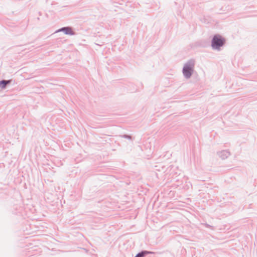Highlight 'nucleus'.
<instances>
[{
  "label": "nucleus",
  "instance_id": "1",
  "mask_svg": "<svg viewBox=\"0 0 257 257\" xmlns=\"http://www.w3.org/2000/svg\"><path fill=\"white\" fill-rule=\"evenodd\" d=\"M224 42V40L219 35H216L212 40V46L213 48H218L222 46Z\"/></svg>",
  "mask_w": 257,
  "mask_h": 257
},
{
  "label": "nucleus",
  "instance_id": "2",
  "mask_svg": "<svg viewBox=\"0 0 257 257\" xmlns=\"http://www.w3.org/2000/svg\"><path fill=\"white\" fill-rule=\"evenodd\" d=\"M194 64L189 63L185 65L183 68V74L186 78H189L192 74Z\"/></svg>",
  "mask_w": 257,
  "mask_h": 257
},
{
  "label": "nucleus",
  "instance_id": "3",
  "mask_svg": "<svg viewBox=\"0 0 257 257\" xmlns=\"http://www.w3.org/2000/svg\"><path fill=\"white\" fill-rule=\"evenodd\" d=\"M65 34L73 35L74 32L71 28L65 27Z\"/></svg>",
  "mask_w": 257,
  "mask_h": 257
},
{
  "label": "nucleus",
  "instance_id": "4",
  "mask_svg": "<svg viewBox=\"0 0 257 257\" xmlns=\"http://www.w3.org/2000/svg\"><path fill=\"white\" fill-rule=\"evenodd\" d=\"M10 82L9 81L3 80L0 82V87L2 88H4L6 85Z\"/></svg>",
  "mask_w": 257,
  "mask_h": 257
},
{
  "label": "nucleus",
  "instance_id": "5",
  "mask_svg": "<svg viewBox=\"0 0 257 257\" xmlns=\"http://www.w3.org/2000/svg\"><path fill=\"white\" fill-rule=\"evenodd\" d=\"M147 253H148L147 251L142 252L141 253H138L135 257H143L145 254H147Z\"/></svg>",
  "mask_w": 257,
  "mask_h": 257
}]
</instances>
